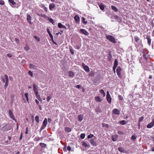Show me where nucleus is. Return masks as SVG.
Segmentation results:
<instances>
[{
  "label": "nucleus",
  "instance_id": "48",
  "mask_svg": "<svg viewBox=\"0 0 154 154\" xmlns=\"http://www.w3.org/2000/svg\"><path fill=\"white\" fill-rule=\"evenodd\" d=\"M51 41L52 42L54 43V44L55 45H57V44L54 41V39H53V37H51Z\"/></svg>",
  "mask_w": 154,
  "mask_h": 154
},
{
  "label": "nucleus",
  "instance_id": "55",
  "mask_svg": "<svg viewBox=\"0 0 154 154\" xmlns=\"http://www.w3.org/2000/svg\"><path fill=\"white\" fill-rule=\"evenodd\" d=\"M94 72L92 71H91L90 74V76H94Z\"/></svg>",
  "mask_w": 154,
  "mask_h": 154
},
{
  "label": "nucleus",
  "instance_id": "5",
  "mask_svg": "<svg viewBox=\"0 0 154 154\" xmlns=\"http://www.w3.org/2000/svg\"><path fill=\"white\" fill-rule=\"evenodd\" d=\"M106 100L109 103H110L111 102V97L109 94L108 91L106 93Z\"/></svg>",
  "mask_w": 154,
  "mask_h": 154
},
{
  "label": "nucleus",
  "instance_id": "54",
  "mask_svg": "<svg viewBox=\"0 0 154 154\" xmlns=\"http://www.w3.org/2000/svg\"><path fill=\"white\" fill-rule=\"evenodd\" d=\"M46 126L44 125H42V127L40 129V131H41L42 130L44 129L45 128V127Z\"/></svg>",
  "mask_w": 154,
  "mask_h": 154
},
{
  "label": "nucleus",
  "instance_id": "1",
  "mask_svg": "<svg viewBox=\"0 0 154 154\" xmlns=\"http://www.w3.org/2000/svg\"><path fill=\"white\" fill-rule=\"evenodd\" d=\"M0 128L5 131H8L11 129L10 125L9 124L5 123L0 125Z\"/></svg>",
  "mask_w": 154,
  "mask_h": 154
},
{
  "label": "nucleus",
  "instance_id": "35",
  "mask_svg": "<svg viewBox=\"0 0 154 154\" xmlns=\"http://www.w3.org/2000/svg\"><path fill=\"white\" fill-rule=\"evenodd\" d=\"M82 22L85 24H86L87 22V21H85V19L84 17H82Z\"/></svg>",
  "mask_w": 154,
  "mask_h": 154
},
{
  "label": "nucleus",
  "instance_id": "39",
  "mask_svg": "<svg viewBox=\"0 0 154 154\" xmlns=\"http://www.w3.org/2000/svg\"><path fill=\"white\" fill-rule=\"evenodd\" d=\"M85 134H81L80 137L82 139H83L85 138Z\"/></svg>",
  "mask_w": 154,
  "mask_h": 154
},
{
  "label": "nucleus",
  "instance_id": "23",
  "mask_svg": "<svg viewBox=\"0 0 154 154\" xmlns=\"http://www.w3.org/2000/svg\"><path fill=\"white\" fill-rule=\"evenodd\" d=\"M111 8L115 12L117 11H118V9L114 6L112 5L111 6Z\"/></svg>",
  "mask_w": 154,
  "mask_h": 154
},
{
  "label": "nucleus",
  "instance_id": "12",
  "mask_svg": "<svg viewBox=\"0 0 154 154\" xmlns=\"http://www.w3.org/2000/svg\"><path fill=\"white\" fill-rule=\"evenodd\" d=\"M31 17L29 15V14H28L27 15V20L28 22H29L30 24H31Z\"/></svg>",
  "mask_w": 154,
  "mask_h": 154
},
{
  "label": "nucleus",
  "instance_id": "33",
  "mask_svg": "<svg viewBox=\"0 0 154 154\" xmlns=\"http://www.w3.org/2000/svg\"><path fill=\"white\" fill-rule=\"evenodd\" d=\"M65 131L67 132H69L71 131V129L69 128L66 127L65 128Z\"/></svg>",
  "mask_w": 154,
  "mask_h": 154
},
{
  "label": "nucleus",
  "instance_id": "58",
  "mask_svg": "<svg viewBox=\"0 0 154 154\" xmlns=\"http://www.w3.org/2000/svg\"><path fill=\"white\" fill-rule=\"evenodd\" d=\"M7 56L8 57H12V55L11 54H7Z\"/></svg>",
  "mask_w": 154,
  "mask_h": 154
},
{
  "label": "nucleus",
  "instance_id": "19",
  "mask_svg": "<svg viewBox=\"0 0 154 154\" xmlns=\"http://www.w3.org/2000/svg\"><path fill=\"white\" fill-rule=\"evenodd\" d=\"M58 26L59 28H63L66 29V26H63L60 23H59L58 24Z\"/></svg>",
  "mask_w": 154,
  "mask_h": 154
},
{
  "label": "nucleus",
  "instance_id": "38",
  "mask_svg": "<svg viewBox=\"0 0 154 154\" xmlns=\"http://www.w3.org/2000/svg\"><path fill=\"white\" fill-rule=\"evenodd\" d=\"M143 56L144 58L146 60H147V58L146 57V53H145L144 51H143Z\"/></svg>",
  "mask_w": 154,
  "mask_h": 154
},
{
  "label": "nucleus",
  "instance_id": "21",
  "mask_svg": "<svg viewBox=\"0 0 154 154\" xmlns=\"http://www.w3.org/2000/svg\"><path fill=\"white\" fill-rule=\"evenodd\" d=\"M146 38L148 40V43L149 44V45L150 46L151 45V38L148 37V36H147Z\"/></svg>",
  "mask_w": 154,
  "mask_h": 154
},
{
  "label": "nucleus",
  "instance_id": "40",
  "mask_svg": "<svg viewBox=\"0 0 154 154\" xmlns=\"http://www.w3.org/2000/svg\"><path fill=\"white\" fill-rule=\"evenodd\" d=\"M74 75V73L72 71H70L69 72V76L70 77H72Z\"/></svg>",
  "mask_w": 154,
  "mask_h": 154
},
{
  "label": "nucleus",
  "instance_id": "56",
  "mask_svg": "<svg viewBox=\"0 0 154 154\" xmlns=\"http://www.w3.org/2000/svg\"><path fill=\"white\" fill-rule=\"evenodd\" d=\"M75 87L79 89L81 88V86L79 85H77L75 86Z\"/></svg>",
  "mask_w": 154,
  "mask_h": 154
},
{
  "label": "nucleus",
  "instance_id": "7",
  "mask_svg": "<svg viewBox=\"0 0 154 154\" xmlns=\"http://www.w3.org/2000/svg\"><path fill=\"white\" fill-rule=\"evenodd\" d=\"M121 70L122 69L121 68L120 66H118L116 69V72L117 75H118L119 77L120 78H121Z\"/></svg>",
  "mask_w": 154,
  "mask_h": 154
},
{
  "label": "nucleus",
  "instance_id": "37",
  "mask_svg": "<svg viewBox=\"0 0 154 154\" xmlns=\"http://www.w3.org/2000/svg\"><path fill=\"white\" fill-rule=\"evenodd\" d=\"M99 7L101 10H103L104 9V6L102 5H100L99 6Z\"/></svg>",
  "mask_w": 154,
  "mask_h": 154
},
{
  "label": "nucleus",
  "instance_id": "64",
  "mask_svg": "<svg viewBox=\"0 0 154 154\" xmlns=\"http://www.w3.org/2000/svg\"><path fill=\"white\" fill-rule=\"evenodd\" d=\"M34 37L37 41H38V38L37 36H35Z\"/></svg>",
  "mask_w": 154,
  "mask_h": 154
},
{
  "label": "nucleus",
  "instance_id": "34",
  "mask_svg": "<svg viewBox=\"0 0 154 154\" xmlns=\"http://www.w3.org/2000/svg\"><path fill=\"white\" fill-rule=\"evenodd\" d=\"M82 145L85 147H89V146L85 142H83L82 143Z\"/></svg>",
  "mask_w": 154,
  "mask_h": 154
},
{
  "label": "nucleus",
  "instance_id": "62",
  "mask_svg": "<svg viewBox=\"0 0 154 154\" xmlns=\"http://www.w3.org/2000/svg\"><path fill=\"white\" fill-rule=\"evenodd\" d=\"M48 122H49L50 123L52 121L51 119L50 118H48Z\"/></svg>",
  "mask_w": 154,
  "mask_h": 154
},
{
  "label": "nucleus",
  "instance_id": "8",
  "mask_svg": "<svg viewBox=\"0 0 154 154\" xmlns=\"http://www.w3.org/2000/svg\"><path fill=\"white\" fill-rule=\"evenodd\" d=\"M154 125V119H153L152 121V122L148 124L147 126L146 127L147 128H152Z\"/></svg>",
  "mask_w": 154,
  "mask_h": 154
},
{
  "label": "nucleus",
  "instance_id": "4",
  "mask_svg": "<svg viewBox=\"0 0 154 154\" xmlns=\"http://www.w3.org/2000/svg\"><path fill=\"white\" fill-rule=\"evenodd\" d=\"M33 90L34 92L36 95L38 99V86L35 84H34L33 85Z\"/></svg>",
  "mask_w": 154,
  "mask_h": 154
},
{
  "label": "nucleus",
  "instance_id": "9",
  "mask_svg": "<svg viewBox=\"0 0 154 154\" xmlns=\"http://www.w3.org/2000/svg\"><path fill=\"white\" fill-rule=\"evenodd\" d=\"M134 40L135 42L137 44H140V42L141 41L140 38L137 36H135L134 37Z\"/></svg>",
  "mask_w": 154,
  "mask_h": 154
},
{
  "label": "nucleus",
  "instance_id": "44",
  "mask_svg": "<svg viewBox=\"0 0 154 154\" xmlns=\"http://www.w3.org/2000/svg\"><path fill=\"white\" fill-rule=\"evenodd\" d=\"M49 21L51 23L53 24H54L55 22L51 18H50L49 19Z\"/></svg>",
  "mask_w": 154,
  "mask_h": 154
},
{
  "label": "nucleus",
  "instance_id": "47",
  "mask_svg": "<svg viewBox=\"0 0 154 154\" xmlns=\"http://www.w3.org/2000/svg\"><path fill=\"white\" fill-rule=\"evenodd\" d=\"M70 51L72 54H74V50L72 48L70 49Z\"/></svg>",
  "mask_w": 154,
  "mask_h": 154
},
{
  "label": "nucleus",
  "instance_id": "20",
  "mask_svg": "<svg viewBox=\"0 0 154 154\" xmlns=\"http://www.w3.org/2000/svg\"><path fill=\"white\" fill-rule=\"evenodd\" d=\"M29 67L31 69H36L37 68V67L36 66L32 64H30Z\"/></svg>",
  "mask_w": 154,
  "mask_h": 154
},
{
  "label": "nucleus",
  "instance_id": "36",
  "mask_svg": "<svg viewBox=\"0 0 154 154\" xmlns=\"http://www.w3.org/2000/svg\"><path fill=\"white\" fill-rule=\"evenodd\" d=\"M40 146L44 148L46 146V145L43 143H40Z\"/></svg>",
  "mask_w": 154,
  "mask_h": 154
},
{
  "label": "nucleus",
  "instance_id": "6",
  "mask_svg": "<svg viewBox=\"0 0 154 154\" xmlns=\"http://www.w3.org/2000/svg\"><path fill=\"white\" fill-rule=\"evenodd\" d=\"M8 114L9 116H10L11 118L13 120L15 121L16 122V119L15 118L13 115L11 111V110H9L8 111Z\"/></svg>",
  "mask_w": 154,
  "mask_h": 154
},
{
  "label": "nucleus",
  "instance_id": "63",
  "mask_svg": "<svg viewBox=\"0 0 154 154\" xmlns=\"http://www.w3.org/2000/svg\"><path fill=\"white\" fill-rule=\"evenodd\" d=\"M116 67H113V72H114V73H115V72H116L115 70H116Z\"/></svg>",
  "mask_w": 154,
  "mask_h": 154
},
{
  "label": "nucleus",
  "instance_id": "28",
  "mask_svg": "<svg viewBox=\"0 0 154 154\" xmlns=\"http://www.w3.org/2000/svg\"><path fill=\"white\" fill-rule=\"evenodd\" d=\"M100 93L101 94L103 95V97H105L106 95L104 91L103 90H101L100 91Z\"/></svg>",
  "mask_w": 154,
  "mask_h": 154
},
{
  "label": "nucleus",
  "instance_id": "61",
  "mask_svg": "<svg viewBox=\"0 0 154 154\" xmlns=\"http://www.w3.org/2000/svg\"><path fill=\"white\" fill-rule=\"evenodd\" d=\"M67 149L69 151H70L71 150V148L70 146H68L67 147Z\"/></svg>",
  "mask_w": 154,
  "mask_h": 154
},
{
  "label": "nucleus",
  "instance_id": "60",
  "mask_svg": "<svg viewBox=\"0 0 154 154\" xmlns=\"http://www.w3.org/2000/svg\"><path fill=\"white\" fill-rule=\"evenodd\" d=\"M28 128L27 127L26 128V132H25V134H28Z\"/></svg>",
  "mask_w": 154,
  "mask_h": 154
},
{
  "label": "nucleus",
  "instance_id": "25",
  "mask_svg": "<svg viewBox=\"0 0 154 154\" xmlns=\"http://www.w3.org/2000/svg\"><path fill=\"white\" fill-rule=\"evenodd\" d=\"M114 18L116 20L119 21H121V18H120V17H118L117 15L115 16L114 17Z\"/></svg>",
  "mask_w": 154,
  "mask_h": 154
},
{
  "label": "nucleus",
  "instance_id": "26",
  "mask_svg": "<svg viewBox=\"0 0 154 154\" xmlns=\"http://www.w3.org/2000/svg\"><path fill=\"white\" fill-rule=\"evenodd\" d=\"M118 65V61L116 59L114 61L113 67H117Z\"/></svg>",
  "mask_w": 154,
  "mask_h": 154
},
{
  "label": "nucleus",
  "instance_id": "30",
  "mask_svg": "<svg viewBox=\"0 0 154 154\" xmlns=\"http://www.w3.org/2000/svg\"><path fill=\"white\" fill-rule=\"evenodd\" d=\"M47 31L48 34H49L50 36V37L51 38L52 37H53V36L52 35V34L51 33L50 31V30L48 28H47Z\"/></svg>",
  "mask_w": 154,
  "mask_h": 154
},
{
  "label": "nucleus",
  "instance_id": "16",
  "mask_svg": "<svg viewBox=\"0 0 154 154\" xmlns=\"http://www.w3.org/2000/svg\"><path fill=\"white\" fill-rule=\"evenodd\" d=\"M118 150L119 151L125 153L126 152V150L122 147H119L118 148Z\"/></svg>",
  "mask_w": 154,
  "mask_h": 154
},
{
  "label": "nucleus",
  "instance_id": "18",
  "mask_svg": "<svg viewBox=\"0 0 154 154\" xmlns=\"http://www.w3.org/2000/svg\"><path fill=\"white\" fill-rule=\"evenodd\" d=\"M95 99L97 101L100 102L102 101V100L101 99V98L98 96L95 97Z\"/></svg>",
  "mask_w": 154,
  "mask_h": 154
},
{
  "label": "nucleus",
  "instance_id": "43",
  "mask_svg": "<svg viewBox=\"0 0 154 154\" xmlns=\"http://www.w3.org/2000/svg\"><path fill=\"white\" fill-rule=\"evenodd\" d=\"M25 97L27 101L28 102V94L27 93H26L25 94Z\"/></svg>",
  "mask_w": 154,
  "mask_h": 154
},
{
  "label": "nucleus",
  "instance_id": "42",
  "mask_svg": "<svg viewBox=\"0 0 154 154\" xmlns=\"http://www.w3.org/2000/svg\"><path fill=\"white\" fill-rule=\"evenodd\" d=\"M94 136V135L93 134H90L88 136V139H90L92 138Z\"/></svg>",
  "mask_w": 154,
  "mask_h": 154
},
{
  "label": "nucleus",
  "instance_id": "2",
  "mask_svg": "<svg viewBox=\"0 0 154 154\" xmlns=\"http://www.w3.org/2000/svg\"><path fill=\"white\" fill-rule=\"evenodd\" d=\"M5 79L2 78V81L3 82H5V80H6V82L5 85V88L6 89L8 86V76L7 75L5 74L4 75Z\"/></svg>",
  "mask_w": 154,
  "mask_h": 154
},
{
  "label": "nucleus",
  "instance_id": "46",
  "mask_svg": "<svg viewBox=\"0 0 154 154\" xmlns=\"http://www.w3.org/2000/svg\"><path fill=\"white\" fill-rule=\"evenodd\" d=\"M144 118L143 116H141L140 117L139 119V122H140L142 121L144 119Z\"/></svg>",
  "mask_w": 154,
  "mask_h": 154
},
{
  "label": "nucleus",
  "instance_id": "45",
  "mask_svg": "<svg viewBox=\"0 0 154 154\" xmlns=\"http://www.w3.org/2000/svg\"><path fill=\"white\" fill-rule=\"evenodd\" d=\"M118 98L121 100H122L123 99V97L121 95H118Z\"/></svg>",
  "mask_w": 154,
  "mask_h": 154
},
{
  "label": "nucleus",
  "instance_id": "11",
  "mask_svg": "<svg viewBox=\"0 0 154 154\" xmlns=\"http://www.w3.org/2000/svg\"><path fill=\"white\" fill-rule=\"evenodd\" d=\"M90 142L91 144L93 146H96L97 145L96 142L93 139H90Z\"/></svg>",
  "mask_w": 154,
  "mask_h": 154
},
{
  "label": "nucleus",
  "instance_id": "32",
  "mask_svg": "<svg viewBox=\"0 0 154 154\" xmlns=\"http://www.w3.org/2000/svg\"><path fill=\"white\" fill-rule=\"evenodd\" d=\"M137 137V136H135V135H133L131 137V139L132 140L134 141L136 139Z\"/></svg>",
  "mask_w": 154,
  "mask_h": 154
},
{
  "label": "nucleus",
  "instance_id": "52",
  "mask_svg": "<svg viewBox=\"0 0 154 154\" xmlns=\"http://www.w3.org/2000/svg\"><path fill=\"white\" fill-rule=\"evenodd\" d=\"M28 73L29 75L30 76H32L33 75V73L31 71L29 70L28 72Z\"/></svg>",
  "mask_w": 154,
  "mask_h": 154
},
{
  "label": "nucleus",
  "instance_id": "13",
  "mask_svg": "<svg viewBox=\"0 0 154 154\" xmlns=\"http://www.w3.org/2000/svg\"><path fill=\"white\" fill-rule=\"evenodd\" d=\"M80 32L82 33L83 34L87 35H88V33L85 29H80Z\"/></svg>",
  "mask_w": 154,
  "mask_h": 154
},
{
  "label": "nucleus",
  "instance_id": "3",
  "mask_svg": "<svg viewBox=\"0 0 154 154\" xmlns=\"http://www.w3.org/2000/svg\"><path fill=\"white\" fill-rule=\"evenodd\" d=\"M106 38L111 42L115 43L116 42V40L114 37L111 35H107L106 36Z\"/></svg>",
  "mask_w": 154,
  "mask_h": 154
},
{
  "label": "nucleus",
  "instance_id": "10",
  "mask_svg": "<svg viewBox=\"0 0 154 154\" xmlns=\"http://www.w3.org/2000/svg\"><path fill=\"white\" fill-rule=\"evenodd\" d=\"M112 112L113 113L119 115L120 114V111L117 109H114L112 111Z\"/></svg>",
  "mask_w": 154,
  "mask_h": 154
},
{
  "label": "nucleus",
  "instance_id": "17",
  "mask_svg": "<svg viewBox=\"0 0 154 154\" xmlns=\"http://www.w3.org/2000/svg\"><path fill=\"white\" fill-rule=\"evenodd\" d=\"M40 6L41 7V8H43V10L45 12H47V8L46 7H45V6L44 5L42 4Z\"/></svg>",
  "mask_w": 154,
  "mask_h": 154
},
{
  "label": "nucleus",
  "instance_id": "22",
  "mask_svg": "<svg viewBox=\"0 0 154 154\" xmlns=\"http://www.w3.org/2000/svg\"><path fill=\"white\" fill-rule=\"evenodd\" d=\"M84 70L87 72H89L90 69L89 67L87 66H84Z\"/></svg>",
  "mask_w": 154,
  "mask_h": 154
},
{
  "label": "nucleus",
  "instance_id": "41",
  "mask_svg": "<svg viewBox=\"0 0 154 154\" xmlns=\"http://www.w3.org/2000/svg\"><path fill=\"white\" fill-rule=\"evenodd\" d=\"M102 125L103 127H105L106 128L109 127V125L106 124L102 123Z\"/></svg>",
  "mask_w": 154,
  "mask_h": 154
},
{
  "label": "nucleus",
  "instance_id": "15",
  "mask_svg": "<svg viewBox=\"0 0 154 154\" xmlns=\"http://www.w3.org/2000/svg\"><path fill=\"white\" fill-rule=\"evenodd\" d=\"M55 7V6L54 3H51L49 5V8L50 10H52V9L54 8Z\"/></svg>",
  "mask_w": 154,
  "mask_h": 154
},
{
  "label": "nucleus",
  "instance_id": "57",
  "mask_svg": "<svg viewBox=\"0 0 154 154\" xmlns=\"http://www.w3.org/2000/svg\"><path fill=\"white\" fill-rule=\"evenodd\" d=\"M118 134H124V133L120 131H119L118 132Z\"/></svg>",
  "mask_w": 154,
  "mask_h": 154
},
{
  "label": "nucleus",
  "instance_id": "53",
  "mask_svg": "<svg viewBox=\"0 0 154 154\" xmlns=\"http://www.w3.org/2000/svg\"><path fill=\"white\" fill-rule=\"evenodd\" d=\"M0 4L3 5L4 4V2L3 0H0Z\"/></svg>",
  "mask_w": 154,
  "mask_h": 154
},
{
  "label": "nucleus",
  "instance_id": "31",
  "mask_svg": "<svg viewBox=\"0 0 154 154\" xmlns=\"http://www.w3.org/2000/svg\"><path fill=\"white\" fill-rule=\"evenodd\" d=\"M9 2L12 5H15L16 4L15 2L14 1V0H8Z\"/></svg>",
  "mask_w": 154,
  "mask_h": 154
},
{
  "label": "nucleus",
  "instance_id": "50",
  "mask_svg": "<svg viewBox=\"0 0 154 154\" xmlns=\"http://www.w3.org/2000/svg\"><path fill=\"white\" fill-rule=\"evenodd\" d=\"M24 49L25 50L28 51L29 49V48L28 46L26 45L25 47H24Z\"/></svg>",
  "mask_w": 154,
  "mask_h": 154
},
{
  "label": "nucleus",
  "instance_id": "14",
  "mask_svg": "<svg viewBox=\"0 0 154 154\" xmlns=\"http://www.w3.org/2000/svg\"><path fill=\"white\" fill-rule=\"evenodd\" d=\"M74 18L76 23H79L80 21V18L78 15H75L74 17Z\"/></svg>",
  "mask_w": 154,
  "mask_h": 154
},
{
  "label": "nucleus",
  "instance_id": "24",
  "mask_svg": "<svg viewBox=\"0 0 154 154\" xmlns=\"http://www.w3.org/2000/svg\"><path fill=\"white\" fill-rule=\"evenodd\" d=\"M78 118L79 121H82L83 119V116L82 115H80L78 116Z\"/></svg>",
  "mask_w": 154,
  "mask_h": 154
},
{
  "label": "nucleus",
  "instance_id": "49",
  "mask_svg": "<svg viewBox=\"0 0 154 154\" xmlns=\"http://www.w3.org/2000/svg\"><path fill=\"white\" fill-rule=\"evenodd\" d=\"M41 16L45 18H47L48 17V16L45 14H42L41 15Z\"/></svg>",
  "mask_w": 154,
  "mask_h": 154
},
{
  "label": "nucleus",
  "instance_id": "27",
  "mask_svg": "<svg viewBox=\"0 0 154 154\" xmlns=\"http://www.w3.org/2000/svg\"><path fill=\"white\" fill-rule=\"evenodd\" d=\"M47 122H48L47 119L45 118L43 122V125L46 126L47 125Z\"/></svg>",
  "mask_w": 154,
  "mask_h": 154
},
{
  "label": "nucleus",
  "instance_id": "59",
  "mask_svg": "<svg viewBox=\"0 0 154 154\" xmlns=\"http://www.w3.org/2000/svg\"><path fill=\"white\" fill-rule=\"evenodd\" d=\"M112 140L113 141H116L117 140L116 138L114 137H112Z\"/></svg>",
  "mask_w": 154,
  "mask_h": 154
},
{
  "label": "nucleus",
  "instance_id": "51",
  "mask_svg": "<svg viewBox=\"0 0 154 154\" xmlns=\"http://www.w3.org/2000/svg\"><path fill=\"white\" fill-rule=\"evenodd\" d=\"M35 119L36 121L38 123V116H36L35 117Z\"/></svg>",
  "mask_w": 154,
  "mask_h": 154
},
{
  "label": "nucleus",
  "instance_id": "29",
  "mask_svg": "<svg viewBox=\"0 0 154 154\" xmlns=\"http://www.w3.org/2000/svg\"><path fill=\"white\" fill-rule=\"evenodd\" d=\"M127 122L125 120H122L121 121L119 122V123L121 125H124Z\"/></svg>",
  "mask_w": 154,
  "mask_h": 154
}]
</instances>
